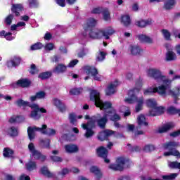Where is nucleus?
<instances>
[{
  "label": "nucleus",
  "instance_id": "f257e3e1",
  "mask_svg": "<svg viewBox=\"0 0 180 180\" xmlns=\"http://www.w3.org/2000/svg\"><path fill=\"white\" fill-rule=\"evenodd\" d=\"M90 101H93L97 108H100L101 110H105V112L103 117H101L99 114H98L97 116H85L86 120H89V122L86 124H82L81 126L84 130H86L84 134L86 139H90V137H92V136L95 134L92 129L95 127L96 120L101 129H105V126H106V123H108V119L112 120V122L120 120V116H119V115L116 113V110L112 108V103L109 101H102L99 97V92L96 90H92L90 93Z\"/></svg>",
  "mask_w": 180,
  "mask_h": 180
},
{
  "label": "nucleus",
  "instance_id": "f03ea898",
  "mask_svg": "<svg viewBox=\"0 0 180 180\" xmlns=\"http://www.w3.org/2000/svg\"><path fill=\"white\" fill-rule=\"evenodd\" d=\"M148 77L154 78L156 82L159 84L157 87L155 86V94H158L160 96H167L168 95V88L171 84V79L165 75H162L161 70L159 68H150L146 71Z\"/></svg>",
  "mask_w": 180,
  "mask_h": 180
},
{
  "label": "nucleus",
  "instance_id": "7ed1b4c3",
  "mask_svg": "<svg viewBox=\"0 0 180 180\" xmlns=\"http://www.w3.org/2000/svg\"><path fill=\"white\" fill-rule=\"evenodd\" d=\"M143 87V80L139 79L136 82V87L134 89L129 90L128 92V97L125 98L124 102L126 103H134L136 102V105L135 107L136 112H140L143 110V105H144V98L140 97L137 98V94L141 91Z\"/></svg>",
  "mask_w": 180,
  "mask_h": 180
},
{
  "label": "nucleus",
  "instance_id": "20e7f679",
  "mask_svg": "<svg viewBox=\"0 0 180 180\" xmlns=\"http://www.w3.org/2000/svg\"><path fill=\"white\" fill-rule=\"evenodd\" d=\"M115 30L112 27H108L104 30H91L89 32V37L93 39V40H99L104 37L105 40H109L110 36L114 34Z\"/></svg>",
  "mask_w": 180,
  "mask_h": 180
},
{
  "label": "nucleus",
  "instance_id": "39448f33",
  "mask_svg": "<svg viewBox=\"0 0 180 180\" xmlns=\"http://www.w3.org/2000/svg\"><path fill=\"white\" fill-rule=\"evenodd\" d=\"M178 147H179V143L175 141H169L163 144L164 150H169L164 153L165 157H169L171 155H173V157L180 158V152L175 149L178 148Z\"/></svg>",
  "mask_w": 180,
  "mask_h": 180
},
{
  "label": "nucleus",
  "instance_id": "423d86ee",
  "mask_svg": "<svg viewBox=\"0 0 180 180\" xmlns=\"http://www.w3.org/2000/svg\"><path fill=\"white\" fill-rule=\"evenodd\" d=\"M98 21L95 20L94 18H88L84 24L83 25V30L79 32L78 37L79 39H85L86 36H88V30L91 29V27H95Z\"/></svg>",
  "mask_w": 180,
  "mask_h": 180
},
{
  "label": "nucleus",
  "instance_id": "0eeeda50",
  "mask_svg": "<svg viewBox=\"0 0 180 180\" xmlns=\"http://www.w3.org/2000/svg\"><path fill=\"white\" fill-rule=\"evenodd\" d=\"M28 150L31 153L30 158L34 160H40V161H46V155L41 154L39 150H36L34 143H30L28 145Z\"/></svg>",
  "mask_w": 180,
  "mask_h": 180
},
{
  "label": "nucleus",
  "instance_id": "6e6552de",
  "mask_svg": "<svg viewBox=\"0 0 180 180\" xmlns=\"http://www.w3.org/2000/svg\"><path fill=\"white\" fill-rule=\"evenodd\" d=\"M30 108L32 109V112L30 115V117L32 119H34V120H38V119H40L41 117V115L39 112H41V113H46L47 110L44 109V108H39V105L37 104H32L30 105Z\"/></svg>",
  "mask_w": 180,
  "mask_h": 180
},
{
  "label": "nucleus",
  "instance_id": "1a4fd4ad",
  "mask_svg": "<svg viewBox=\"0 0 180 180\" xmlns=\"http://www.w3.org/2000/svg\"><path fill=\"white\" fill-rule=\"evenodd\" d=\"M129 162V161L126 160L124 158H119L117 159L115 164H112L109 166V168L113 171H122Z\"/></svg>",
  "mask_w": 180,
  "mask_h": 180
},
{
  "label": "nucleus",
  "instance_id": "9d476101",
  "mask_svg": "<svg viewBox=\"0 0 180 180\" xmlns=\"http://www.w3.org/2000/svg\"><path fill=\"white\" fill-rule=\"evenodd\" d=\"M84 71L88 75H91L96 81H102L103 76L98 74V69L92 66H85Z\"/></svg>",
  "mask_w": 180,
  "mask_h": 180
},
{
  "label": "nucleus",
  "instance_id": "9b49d317",
  "mask_svg": "<svg viewBox=\"0 0 180 180\" xmlns=\"http://www.w3.org/2000/svg\"><path fill=\"white\" fill-rule=\"evenodd\" d=\"M120 85V82L118 79H115L112 82L105 90L106 95H113L116 92V88Z\"/></svg>",
  "mask_w": 180,
  "mask_h": 180
},
{
  "label": "nucleus",
  "instance_id": "f8f14e48",
  "mask_svg": "<svg viewBox=\"0 0 180 180\" xmlns=\"http://www.w3.org/2000/svg\"><path fill=\"white\" fill-rule=\"evenodd\" d=\"M36 131H39V133L42 134V131H43L42 127H37L34 126V127H29L27 128V134H28V137L30 140H33V139L36 137Z\"/></svg>",
  "mask_w": 180,
  "mask_h": 180
},
{
  "label": "nucleus",
  "instance_id": "ddd939ff",
  "mask_svg": "<svg viewBox=\"0 0 180 180\" xmlns=\"http://www.w3.org/2000/svg\"><path fill=\"white\" fill-rule=\"evenodd\" d=\"M20 63H22V58L18 56H15L7 61V66L8 67V68L18 67L20 64Z\"/></svg>",
  "mask_w": 180,
  "mask_h": 180
},
{
  "label": "nucleus",
  "instance_id": "4468645a",
  "mask_svg": "<svg viewBox=\"0 0 180 180\" xmlns=\"http://www.w3.org/2000/svg\"><path fill=\"white\" fill-rule=\"evenodd\" d=\"M129 51L131 56H141V53H143V49L136 44H131Z\"/></svg>",
  "mask_w": 180,
  "mask_h": 180
},
{
  "label": "nucleus",
  "instance_id": "2eb2a0df",
  "mask_svg": "<svg viewBox=\"0 0 180 180\" xmlns=\"http://www.w3.org/2000/svg\"><path fill=\"white\" fill-rule=\"evenodd\" d=\"M52 103L57 108V109H58V110H60V112H65V109H67L65 104L58 98H53L52 100Z\"/></svg>",
  "mask_w": 180,
  "mask_h": 180
},
{
  "label": "nucleus",
  "instance_id": "dca6fc26",
  "mask_svg": "<svg viewBox=\"0 0 180 180\" xmlns=\"http://www.w3.org/2000/svg\"><path fill=\"white\" fill-rule=\"evenodd\" d=\"M97 154L98 157H101V158H104L105 162L107 164L109 163V159L106 158L108 157V150L106 148L101 146L97 149Z\"/></svg>",
  "mask_w": 180,
  "mask_h": 180
},
{
  "label": "nucleus",
  "instance_id": "f3484780",
  "mask_svg": "<svg viewBox=\"0 0 180 180\" xmlns=\"http://www.w3.org/2000/svg\"><path fill=\"white\" fill-rule=\"evenodd\" d=\"M167 94L176 99L178 96H180V86H176L172 89H169L167 91Z\"/></svg>",
  "mask_w": 180,
  "mask_h": 180
},
{
  "label": "nucleus",
  "instance_id": "a211bd4d",
  "mask_svg": "<svg viewBox=\"0 0 180 180\" xmlns=\"http://www.w3.org/2000/svg\"><path fill=\"white\" fill-rule=\"evenodd\" d=\"M174 127L175 124H174L173 122H168L165 125L159 127L158 133H165L166 131H168V130H171V129H172Z\"/></svg>",
  "mask_w": 180,
  "mask_h": 180
},
{
  "label": "nucleus",
  "instance_id": "6ab92c4d",
  "mask_svg": "<svg viewBox=\"0 0 180 180\" xmlns=\"http://www.w3.org/2000/svg\"><path fill=\"white\" fill-rule=\"evenodd\" d=\"M25 119L26 118L22 115H13L8 120V122L10 123H22V122H25Z\"/></svg>",
  "mask_w": 180,
  "mask_h": 180
},
{
  "label": "nucleus",
  "instance_id": "aec40b11",
  "mask_svg": "<svg viewBox=\"0 0 180 180\" xmlns=\"http://www.w3.org/2000/svg\"><path fill=\"white\" fill-rule=\"evenodd\" d=\"M65 150L66 153H68L69 154H72L74 153H77L78 151V146L77 145L74 144H69L65 146Z\"/></svg>",
  "mask_w": 180,
  "mask_h": 180
},
{
  "label": "nucleus",
  "instance_id": "412c9836",
  "mask_svg": "<svg viewBox=\"0 0 180 180\" xmlns=\"http://www.w3.org/2000/svg\"><path fill=\"white\" fill-rule=\"evenodd\" d=\"M176 5V0H166L164 3L163 8L167 11H169L174 8Z\"/></svg>",
  "mask_w": 180,
  "mask_h": 180
},
{
  "label": "nucleus",
  "instance_id": "4be33fe9",
  "mask_svg": "<svg viewBox=\"0 0 180 180\" xmlns=\"http://www.w3.org/2000/svg\"><path fill=\"white\" fill-rule=\"evenodd\" d=\"M154 110H156L155 112H150V116H160V115H162L165 112V108L162 106H155Z\"/></svg>",
  "mask_w": 180,
  "mask_h": 180
},
{
  "label": "nucleus",
  "instance_id": "5701e85b",
  "mask_svg": "<svg viewBox=\"0 0 180 180\" xmlns=\"http://www.w3.org/2000/svg\"><path fill=\"white\" fill-rule=\"evenodd\" d=\"M153 24V20H140L136 22V26L139 27H146V26H150V25Z\"/></svg>",
  "mask_w": 180,
  "mask_h": 180
},
{
  "label": "nucleus",
  "instance_id": "b1692460",
  "mask_svg": "<svg viewBox=\"0 0 180 180\" xmlns=\"http://www.w3.org/2000/svg\"><path fill=\"white\" fill-rule=\"evenodd\" d=\"M42 129H43L42 134H47V136H56V133H57L56 129H47V125L46 124L42 125Z\"/></svg>",
  "mask_w": 180,
  "mask_h": 180
},
{
  "label": "nucleus",
  "instance_id": "393cba45",
  "mask_svg": "<svg viewBox=\"0 0 180 180\" xmlns=\"http://www.w3.org/2000/svg\"><path fill=\"white\" fill-rule=\"evenodd\" d=\"M12 12L15 13V16H19V12L23 11V6L22 4H14L11 8Z\"/></svg>",
  "mask_w": 180,
  "mask_h": 180
},
{
  "label": "nucleus",
  "instance_id": "a878e982",
  "mask_svg": "<svg viewBox=\"0 0 180 180\" xmlns=\"http://www.w3.org/2000/svg\"><path fill=\"white\" fill-rule=\"evenodd\" d=\"M138 40L141 41V43H153V39L146 34L139 35Z\"/></svg>",
  "mask_w": 180,
  "mask_h": 180
},
{
  "label": "nucleus",
  "instance_id": "bb28decb",
  "mask_svg": "<svg viewBox=\"0 0 180 180\" xmlns=\"http://www.w3.org/2000/svg\"><path fill=\"white\" fill-rule=\"evenodd\" d=\"M16 85L22 88H27L30 85V82L27 79H20L17 82Z\"/></svg>",
  "mask_w": 180,
  "mask_h": 180
},
{
  "label": "nucleus",
  "instance_id": "cd10ccee",
  "mask_svg": "<svg viewBox=\"0 0 180 180\" xmlns=\"http://www.w3.org/2000/svg\"><path fill=\"white\" fill-rule=\"evenodd\" d=\"M138 126H148V123L146 120V117L143 115H140L137 117Z\"/></svg>",
  "mask_w": 180,
  "mask_h": 180
},
{
  "label": "nucleus",
  "instance_id": "c85d7f7f",
  "mask_svg": "<svg viewBox=\"0 0 180 180\" xmlns=\"http://www.w3.org/2000/svg\"><path fill=\"white\" fill-rule=\"evenodd\" d=\"M66 70H67V66H65L64 64H58L53 69V72H56V74H61L63 72H65Z\"/></svg>",
  "mask_w": 180,
  "mask_h": 180
},
{
  "label": "nucleus",
  "instance_id": "c756f323",
  "mask_svg": "<svg viewBox=\"0 0 180 180\" xmlns=\"http://www.w3.org/2000/svg\"><path fill=\"white\" fill-rule=\"evenodd\" d=\"M166 60L167 61H174L176 60V54L172 51H168L166 53Z\"/></svg>",
  "mask_w": 180,
  "mask_h": 180
},
{
  "label": "nucleus",
  "instance_id": "7c9ffc66",
  "mask_svg": "<svg viewBox=\"0 0 180 180\" xmlns=\"http://www.w3.org/2000/svg\"><path fill=\"white\" fill-rule=\"evenodd\" d=\"M90 172L94 174L97 178H101V176H102V172H101V169H99V168H98L96 166H92L90 168Z\"/></svg>",
  "mask_w": 180,
  "mask_h": 180
},
{
  "label": "nucleus",
  "instance_id": "2f4dec72",
  "mask_svg": "<svg viewBox=\"0 0 180 180\" xmlns=\"http://www.w3.org/2000/svg\"><path fill=\"white\" fill-rule=\"evenodd\" d=\"M106 52L99 51L96 57V61L102 63L106 58Z\"/></svg>",
  "mask_w": 180,
  "mask_h": 180
},
{
  "label": "nucleus",
  "instance_id": "473e14b6",
  "mask_svg": "<svg viewBox=\"0 0 180 180\" xmlns=\"http://www.w3.org/2000/svg\"><path fill=\"white\" fill-rule=\"evenodd\" d=\"M146 103L148 108H155L157 106V101L154 98H148L146 101Z\"/></svg>",
  "mask_w": 180,
  "mask_h": 180
},
{
  "label": "nucleus",
  "instance_id": "72a5a7b5",
  "mask_svg": "<svg viewBox=\"0 0 180 180\" xmlns=\"http://www.w3.org/2000/svg\"><path fill=\"white\" fill-rule=\"evenodd\" d=\"M121 22L124 26H129L130 25V16L128 15H122L121 17Z\"/></svg>",
  "mask_w": 180,
  "mask_h": 180
},
{
  "label": "nucleus",
  "instance_id": "f704fd0d",
  "mask_svg": "<svg viewBox=\"0 0 180 180\" xmlns=\"http://www.w3.org/2000/svg\"><path fill=\"white\" fill-rule=\"evenodd\" d=\"M25 166L28 171H34L37 168L36 162L33 161H29Z\"/></svg>",
  "mask_w": 180,
  "mask_h": 180
},
{
  "label": "nucleus",
  "instance_id": "c9c22d12",
  "mask_svg": "<svg viewBox=\"0 0 180 180\" xmlns=\"http://www.w3.org/2000/svg\"><path fill=\"white\" fill-rule=\"evenodd\" d=\"M16 105H18V106H20L22 108H26V106H29L30 108V106H32V104H30V103L23 101L22 99H19L16 101Z\"/></svg>",
  "mask_w": 180,
  "mask_h": 180
},
{
  "label": "nucleus",
  "instance_id": "e433bc0d",
  "mask_svg": "<svg viewBox=\"0 0 180 180\" xmlns=\"http://www.w3.org/2000/svg\"><path fill=\"white\" fill-rule=\"evenodd\" d=\"M104 20H110V13L108 8H103L102 13Z\"/></svg>",
  "mask_w": 180,
  "mask_h": 180
},
{
  "label": "nucleus",
  "instance_id": "4c0bfd02",
  "mask_svg": "<svg viewBox=\"0 0 180 180\" xmlns=\"http://www.w3.org/2000/svg\"><path fill=\"white\" fill-rule=\"evenodd\" d=\"M13 154V150H12V149H10L8 148H5L4 149V157H5L6 158H9V157H12V155Z\"/></svg>",
  "mask_w": 180,
  "mask_h": 180
},
{
  "label": "nucleus",
  "instance_id": "58836bf2",
  "mask_svg": "<svg viewBox=\"0 0 180 180\" xmlns=\"http://www.w3.org/2000/svg\"><path fill=\"white\" fill-rule=\"evenodd\" d=\"M151 94H155V86L143 89V95H151Z\"/></svg>",
  "mask_w": 180,
  "mask_h": 180
},
{
  "label": "nucleus",
  "instance_id": "ea45409f",
  "mask_svg": "<svg viewBox=\"0 0 180 180\" xmlns=\"http://www.w3.org/2000/svg\"><path fill=\"white\" fill-rule=\"evenodd\" d=\"M161 32L165 40H171V32L168 30H162Z\"/></svg>",
  "mask_w": 180,
  "mask_h": 180
},
{
  "label": "nucleus",
  "instance_id": "a19ab883",
  "mask_svg": "<svg viewBox=\"0 0 180 180\" xmlns=\"http://www.w3.org/2000/svg\"><path fill=\"white\" fill-rule=\"evenodd\" d=\"M167 112L169 115H175L176 113H178L180 116V110L176 109L174 106H170L167 108Z\"/></svg>",
  "mask_w": 180,
  "mask_h": 180
},
{
  "label": "nucleus",
  "instance_id": "79ce46f5",
  "mask_svg": "<svg viewBox=\"0 0 180 180\" xmlns=\"http://www.w3.org/2000/svg\"><path fill=\"white\" fill-rule=\"evenodd\" d=\"M176 176H178V174L172 173L169 175H164L162 176V178L164 180H174L175 178H176Z\"/></svg>",
  "mask_w": 180,
  "mask_h": 180
},
{
  "label": "nucleus",
  "instance_id": "37998d69",
  "mask_svg": "<svg viewBox=\"0 0 180 180\" xmlns=\"http://www.w3.org/2000/svg\"><path fill=\"white\" fill-rule=\"evenodd\" d=\"M41 172L43 174V175H45V176H48V178H50L53 176V174L49 171V169L46 167H44L41 169Z\"/></svg>",
  "mask_w": 180,
  "mask_h": 180
},
{
  "label": "nucleus",
  "instance_id": "c03bdc74",
  "mask_svg": "<svg viewBox=\"0 0 180 180\" xmlns=\"http://www.w3.org/2000/svg\"><path fill=\"white\" fill-rule=\"evenodd\" d=\"M8 134L9 136H15L18 135V129L15 128L14 127H11L7 130Z\"/></svg>",
  "mask_w": 180,
  "mask_h": 180
},
{
  "label": "nucleus",
  "instance_id": "a18cd8bd",
  "mask_svg": "<svg viewBox=\"0 0 180 180\" xmlns=\"http://www.w3.org/2000/svg\"><path fill=\"white\" fill-rule=\"evenodd\" d=\"M50 77H51L50 72H42L39 75V78H41V79H47V78H50Z\"/></svg>",
  "mask_w": 180,
  "mask_h": 180
},
{
  "label": "nucleus",
  "instance_id": "49530a36",
  "mask_svg": "<svg viewBox=\"0 0 180 180\" xmlns=\"http://www.w3.org/2000/svg\"><path fill=\"white\" fill-rule=\"evenodd\" d=\"M81 92H82V88H75V89H72L70 91V94L71 95H79V94H81Z\"/></svg>",
  "mask_w": 180,
  "mask_h": 180
},
{
  "label": "nucleus",
  "instance_id": "de8ad7c7",
  "mask_svg": "<svg viewBox=\"0 0 180 180\" xmlns=\"http://www.w3.org/2000/svg\"><path fill=\"white\" fill-rule=\"evenodd\" d=\"M31 50H40V49H43V44L40 42H37L30 47Z\"/></svg>",
  "mask_w": 180,
  "mask_h": 180
},
{
  "label": "nucleus",
  "instance_id": "09e8293b",
  "mask_svg": "<svg viewBox=\"0 0 180 180\" xmlns=\"http://www.w3.org/2000/svg\"><path fill=\"white\" fill-rule=\"evenodd\" d=\"M143 150L146 151V153H150V151H154L155 148L153 145H146L143 147Z\"/></svg>",
  "mask_w": 180,
  "mask_h": 180
},
{
  "label": "nucleus",
  "instance_id": "8fccbe9b",
  "mask_svg": "<svg viewBox=\"0 0 180 180\" xmlns=\"http://www.w3.org/2000/svg\"><path fill=\"white\" fill-rule=\"evenodd\" d=\"M41 145H42L44 148H50V140H41Z\"/></svg>",
  "mask_w": 180,
  "mask_h": 180
},
{
  "label": "nucleus",
  "instance_id": "3c124183",
  "mask_svg": "<svg viewBox=\"0 0 180 180\" xmlns=\"http://www.w3.org/2000/svg\"><path fill=\"white\" fill-rule=\"evenodd\" d=\"M44 50L46 51H51V50H54V44L48 43L44 46Z\"/></svg>",
  "mask_w": 180,
  "mask_h": 180
},
{
  "label": "nucleus",
  "instance_id": "603ef678",
  "mask_svg": "<svg viewBox=\"0 0 180 180\" xmlns=\"http://www.w3.org/2000/svg\"><path fill=\"white\" fill-rule=\"evenodd\" d=\"M13 20V15H8L5 19L6 25H11L12 23V20Z\"/></svg>",
  "mask_w": 180,
  "mask_h": 180
},
{
  "label": "nucleus",
  "instance_id": "864d4df0",
  "mask_svg": "<svg viewBox=\"0 0 180 180\" xmlns=\"http://www.w3.org/2000/svg\"><path fill=\"white\" fill-rule=\"evenodd\" d=\"M115 133H116V131H112L110 129L104 130V134L105 135L107 139H108V137H110V136H113V134H115Z\"/></svg>",
  "mask_w": 180,
  "mask_h": 180
},
{
  "label": "nucleus",
  "instance_id": "5fc2aeb1",
  "mask_svg": "<svg viewBox=\"0 0 180 180\" xmlns=\"http://www.w3.org/2000/svg\"><path fill=\"white\" fill-rule=\"evenodd\" d=\"M103 11V8L97 7L92 9L91 13H94V14L102 13Z\"/></svg>",
  "mask_w": 180,
  "mask_h": 180
},
{
  "label": "nucleus",
  "instance_id": "6e6d98bb",
  "mask_svg": "<svg viewBox=\"0 0 180 180\" xmlns=\"http://www.w3.org/2000/svg\"><path fill=\"white\" fill-rule=\"evenodd\" d=\"M98 137V140H101V141H103V140L108 139L106 135L105 134V131L100 132Z\"/></svg>",
  "mask_w": 180,
  "mask_h": 180
},
{
  "label": "nucleus",
  "instance_id": "4d7b16f0",
  "mask_svg": "<svg viewBox=\"0 0 180 180\" xmlns=\"http://www.w3.org/2000/svg\"><path fill=\"white\" fill-rule=\"evenodd\" d=\"M37 99H44L46 93L44 91H39L36 94Z\"/></svg>",
  "mask_w": 180,
  "mask_h": 180
},
{
  "label": "nucleus",
  "instance_id": "13d9d810",
  "mask_svg": "<svg viewBox=\"0 0 180 180\" xmlns=\"http://www.w3.org/2000/svg\"><path fill=\"white\" fill-rule=\"evenodd\" d=\"M29 2L30 8H36L39 5L37 0H30Z\"/></svg>",
  "mask_w": 180,
  "mask_h": 180
},
{
  "label": "nucleus",
  "instance_id": "bf43d9fd",
  "mask_svg": "<svg viewBox=\"0 0 180 180\" xmlns=\"http://www.w3.org/2000/svg\"><path fill=\"white\" fill-rule=\"evenodd\" d=\"M78 62L79 61L77 59L72 60L70 62L68 67H69V68H72L73 67H75V65H77V64H78Z\"/></svg>",
  "mask_w": 180,
  "mask_h": 180
},
{
  "label": "nucleus",
  "instance_id": "052dcab7",
  "mask_svg": "<svg viewBox=\"0 0 180 180\" xmlns=\"http://www.w3.org/2000/svg\"><path fill=\"white\" fill-rule=\"evenodd\" d=\"M69 120L70 122L74 124L75 122H77V116H75V114H70L69 115Z\"/></svg>",
  "mask_w": 180,
  "mask_h": 180
},
{
  "label": "nucleus",
  "instance_id": "680f3d73",
  "mask_svg": "<svg viewBox=\"0 0 180 180\" xmlns=\"http://www.w3.org/2000/svg\"><path fill=\"white\" fill-rule=\"evenodd\" d=\"M51 159L52 160V161H53L54 162H61V161H63V159L58 156H51Z\"/></svg>",
  "mask_w": 180,
  "mask_h": 180
},
{
  "label": "nucleus",
  "instance_id": "e2e57ef3",
  "mask_svg": "<svg viewBox=\"0 0 180 180\" xmlns=\"http://www.w3.org/2000/svg\"><path fill=\"white\" fill-rule=\"evenodd\" d=\"M30 72V74H36V72H37V68H36V65H31Z\"/></svg>",
  "mask_w": 180,
  "mask_h": 180
},
{
  "label": "nucleus",
  "instance_id": "0e129e2a",
  "mask_svg": "<svg viewBox=\"0 0 180 180\" xmlns=\"http://www.w3.org/2000/svg\"><path fill=\"white\" fill-rule=\"evenodd\" d=\"M4 38L6 39V40H13V39H15V36H12V33L11 32H8L5 34V37Z\"/></svg>",
  "mask_w": 180,
  "mask_h": 180
},
{
  "label": "nucleus",
  "instance_id": "69168bd1",
  "mask_svg": "<svg viewBox=\"0 0 180 180\" xmlns=\"http://www.w3.org/2000/svg\"><path fill=\"white\" fill-rule=\"evenodd\" d=\"M56 4L59 5V6L64 8V6H65V0H56Z\"/></svg>",
  "mask_w": 180,
  "mask_h": 180
},
{
  "label": "nucleus",
  "instance_id": "338daca9",
  "mask_svg": "<svg viewBox=\"0 0 180 180\" xmlns=\"http://www.w3.org/2000/svg\"><path fill=\"white\" fill-rule=\"evenodd\" d=\"M70 170L68 169H63L60 172V175H61V176H65V175H67V174H69Z\"/></svg>",
  "mask_w": 180,
  "mask_h": 180
},
{
  "label": "nucleus",
  "instance_id": "774afa93",
  "mask_svg": "<svg viewBox=\"0 0 180 180\" xmlns=\"http://www.w3.org/2000/svg\"><path fill=\"white\" fill-rule=\"evenodd\" d=\"M20 180H30V177L26 174H21L20 176Z\"/></svg>",
  "mask_w": 180,
  "mask_h": 180
}]
</instances>
